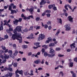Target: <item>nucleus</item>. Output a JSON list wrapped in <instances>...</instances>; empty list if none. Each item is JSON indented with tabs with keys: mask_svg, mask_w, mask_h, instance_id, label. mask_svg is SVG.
I'll return each mask as SVG.
<instances>
[{
	"mask_svg": "<svg viewBox=\"0 0 77 77\" xmlns=\"http://www.w3.org/2000/svg\"><path fill=\"white\" fill-rule=\"evenodd\" d=\"M15 34L13 35L11 37L12 39L13 40H15L17 39V40L19 41L20 43L22 42V37L21 36V34L20 33H14Z\"/></svg>",
	"mask_w": 77,
	"mask_h": 77,
	"instance_id": "nucleus-1",
	"label": "nucleus"
},
{
	"mask_svg": "<svg viewBox=\"0 0 77 77\" xmlns=\"http://www.w3.org/2000/svg\"><path fill=\"white\" fill-rule=\"evenodd\" d=\"M22 26H17L14 30L13 31L14 33H17V31L18 32H21V29H22Z\"/></svg>",
	"mask_w": 77,
	"mask_h": 77,
	"instance_id": "nucleus-2",
	"label": "nucleus"
},
{
	"mask_svg": "<svg viewBox=\"0 0 77 77\" xmlns=\"http://www.w3.org/2000/svg\"><path fill=\"white\" fill-rule=\"evenodd\" d=\"M45 35L44 34H41L40 35L38 38V41H40V40H43L45 38Z\"/></svg>",
	"mask_w": 77,
	"mask_h": 77,
	"instance_id": "nucleus-3",
	"label": "nucleus"
},
{
	"mask_svg": "<svg viewBox=\"0 0 77 77\" xmlns=\"http://www.w3.org/2000/svg\"><path fill=\"white\" fill-rule=\"evenodd\" d=\"M4 55H5L4 57L3 55H1L0 57H1V58L2 59H4H4H9V55H8L6 54H4Z\"/></svg>",
	"mask_w": 77,
	"mask_h": 77,
	"instance_id": "nucleus-4",
	"label": "nucleus"
},
{
	"mask_svg": "<svg viewBox=\"0 0 77 77\" xmlns=\"http://www.w3.org/2000/svg\"><path fill=\"white\" fill-rule=\"evenodd\" d=\"M22 21V18H20L18 20L17 19L15 20L14 21H13L14 23V24L16 25V26L17 25V23H18V22H21Z\"/></svg>",
	"mask_w": 77,
	"mask_h": 77,
	"instance_id": "nucleus-5",
	"label": "nucleus"
},
{
	"mask_svg": "<svg viewBox=\"0 0 77 77\" xmlns=\"http://www.w3.org/2000/svg\"><path fill=\"white\" fill-rule=\"evenodd\" d=\"M64 27L66 28V31H69L71 30V27L68 24L66 25Z\"/></svg>",
	"mask_w": 77,
	"mask_h": 77,
	"instance_id": "nucleus-6",
	"label": "nucleus"
},
{
	"mask_svg": "<svg viewBox=\"0 0 77 77\" xmlns=\"http://www.w3.org/2000/svg\"><path fill=\"white\" fill-rule=\"evenodd\" d=\"M68 20L70 21L71 23H73V18L71 16H69L68 17Z\"/></svg>",
	"mask_w": 77,
	"mask_h": 77,
	"instance_id": "nucleus-7",
	"label": "nucleus"
},
{
	"mask_svg": "<svg viewBox=\"0 0 77 77\" xmlns=\"http://www.w3.org/2000/svg\"><path fill=\"white\" fill-rule=\"evenodd\" d=\"M31 8H30L29 10V11L31 12V14H33V11H34V8H33V7H32V6H31Z\"/></svg>",
	"mask_w": 77,
	"mask_h": 77,
	"instance_id": "nucleus-8",
	"label": "nucleus"
},
{
	"mask_svg": "<svg viewBox=\"0 0 77 77\" xmlns=\"http://www.w3.org/2000/svg\"><path fill=\"white\" fill-rule=\"evenodd\" d=\"M46 3V1H45V0H42L41 2L40 3V5H45Z\"/></svg>",
	"mask_w": 77,
	"mask_h": 77,
	"instance_id": "nucleus-9",
	"label": "nucleus"
},
{
	"mask_svg": "<svg viewBox=\"0 0 77 77\" xmlns=\"http://www.w3.org/2000/svg\"><path fill=\"white\" fill-rule=\"evenodd\" d=\"M50 49H51L50 51V53H51L52 54H54V50L53 49V48H51Z\"/></svg>",
	"mask_w": 77,
	"mask_h": 77,
	"instance_id": "nucleus-10",
	"label": "nucleus"
},
{
	"mask_svg": "<svg viewBox=\"0 0 77 77\" xmlns=\"http://www.w3.org/2000/svg\"><path fill=\"white\" fill-rule=\"evenodd\" d=\"M34 63H36V64H38L39 62H41V60L40 59L37 60L35 61Z\"/></svg>",
	"mask_w": 77,
	"mask_h": 77,
	"instance_id": "nucleus-11",
	"label": "nucleus"
},
{
	"mask_svg": "<svg viewBox=\"0 0 77 77\" xmlns=\"http://www.w3.org/2000/svg\"><path fill=\"white\" fill-rule=\"evenodd\" d=\"M48 56L49 57H53L55 56V54H52L51 55H50V54H48Z\"/></svg>",
	"mask_w": 77,
	"mask_h": 77,
	"instance_id": "nucleus-12",
	"label": "nucleus"
},
{
	"mask_svg": "<svg viewBox=\"0 0 77 77\" xmlns=\"http://www.w3.org/2000/svg\"><path fill=\"white\" fill-rule=\"evenodd\" d=\"M57 20H58V21L61 24H62V20L61 18H57Z\"/></svg>",
	"mask_w": 77,
	"mask_h": 77,
	"instance_id": "nucleus-13",
	"label": "nucleus"
},
{
	"mask_svg": "<svg viewBox=\"0 0 77 77\" xmlns=\"http://www.w3.org/2000/svg\"><path fill=\"white\" fill-rule=\"evenodd\" d=\"M54 6H55V5H50L48 6V8L49 9H51V8H53Z\"/></svg>",
	"mask_w": 77,
	"mask_h": 77,
	"instance_id": "nucleus-14",
	"label": "nucleus"
},
{
	"mask_svg": "<svg viewBox=\"0 0 77 77\" xmlns=\"http://www.w3.org/2000/svg\"><path fill=\"white\" fill-rule=\"evenodd\" d=\"M60 30L58 29L57 32H56V33L55 34L56 36H58V34L60 33Z\"/></svg>",
	"mask_w": 77,
	"mask_h": 77,
	"instance_id": "nucleus-15",
	"label": "nucleus"
},
{
	"mask_svg": "<svg viewBox=\"0 0 77 77\" xmlns=\"http://www.w3.org/2000/svg\"><path fill=\"white\" fill-rule=\"evenodd\" d=\"M70 46L71 48H75V43H73L72 44L70 45Z\"/></svg>",
	"mask_w": 77,
	"mask_h": 77,
	"instance_id": "nucleus-16",
	"label": "nucleus"
},
{
	"mask_svg": "<svg viewBox=\"0 0 77 77\" xmlns=\"http://www.w3.org/2000/svg\"><path fill=\"white\" fill-rule=\"evenodd\" d=\"M30 74L29 73V75H33L34 74H33V71L32 70H31L30 71Z\"/></svg>",
	"mask_w": 77,
	"mask_h": 77,
	"instance_id": "nucleus-17",
	"label": "nucleus"
},
{
	"mask_svg": "<svg viewBox=\"0 0 77 77\" xmlns=\"http://www.w3.org/2000/svg\"><path fill=\"white\" fill-rule=\"evenodd\" d=\"M11 14H14V13H17V11L14 10H11Z\"/></svg>",
	"mask_w": 77,
	"mask_h": 77,
	"instance_id": "nucleus-18",
	"label": "nucleus"
},
{
	"mask_svg": "<svg viewBox=\"0 0 77 77\" xmlns=\"http://www.w3.org/2000/svg\"><path fill=\"white\" fill-rule=\"evenodd\" d=\"M14 52H15L14 54V55L15 56H17V55L18 52V51L17 50H16L14 51Z\"/></svg>",
	"mask_w": 77,
	"mask_h": 77,
	"instance_id": "nucleus-19",
	"label": "nucleus"
},
{
	"mask_svg": "<svg viewBox=\"0 0 77 77\" xmlns=\"http://www.w3.org/2000/svg\"><path fill=\"white\" fill-rule=\"evenodd\" d=\"M55 45L54 43H51L49 44V47H54Z\"/></svg>",
	"mask_w": 77,
	"mask_h": 77,
	"instance_id": "nucleus-20",
	"label": "nucleus"
},
{
	"mask_svg": "<svg viewBox=\"0 0 77 77\" xmlns=\"http://www.w3.org/2000/svg\"><path fill=\"white\" fill-rule=\"evenodd\" d=\"M7 33H9V34H10V35L11 36V35H12V33H11V32L9 30H7Z\"/></svg>",
	"mask_w": 77,
	"mask_h": 77,
	"instance_id": "nucleus-21",
	"label": "nucleus"
},
{
	"mask_svg": "<svg viewBox=\"0 0 77 77\" xmlns=\"http://www.w3.org/2000/svg\"><path fill=\"white\" fill-rule=\"evenodd\" d=\"M8 53H9V54H10V56L11 57H12L11 56L12 55V51L11 50H9L8 51Z\"/></svg>",
	"mask_w": 77,
	"mask_h": 77,
	"instance_id": "nucleus-22",
	"label": "nucleus"
},
{
	"mask_svg": "<svg viewBox=\"0 0 77 77\" xmlns=\"http://www.w3.org/2000/svg\"><path fill=\"white\" fill-rule=\"evenodd\" d=\"M30 39H34V37H33V35L32 33H31L29 36Z\"/></svg>",
	"mask_w": 77,
	"mask_h": 77,
	"instance_id": "nucleus-23",
	"label": "nucleus"
},
{
	"mask_svg": "<svg viewBox=\"0 0 77 77\" xmlns=\"http://www.w3.org/2000/svg\"><path fill=\"white\" fill-rule=\"evenodd\" d=\"M42 47H44L45 49H47L48 48V46L45 45L42 46Z\"/></svg>",
	"mask_w": 77,
	"mask_h": 77,
	"instance_id": "nucleus-24",
	"label": "nucleus"
},
{
	"mask_svg": "<svg viewBox=\"0 0 77 77\" xmlns=\"http://www.w3.org/2000/svg\"><path fill=\"white\" fill-rule=\"evenodd\" d=\"M29 31V29H27V28H25L23 30V31L24 32H27Z\"/></svg>",
	"mask_w": 77,
	"mask_h": 77,
	"instance_id": "nucleus-25",
	"label": "nucleus"
},
{
	"mask_svg": "<svg viewBox=\"0 0 77 77\" xmlns=\"http://www.w3.org/2000/svg\"><path fill=\"white\" fill-rule=\"evenodd\" d=\"M73 64H74V63H73V62H70L69 63V65L70 67H72V66H73Z\"/></svg>",
	"mask_w": 77,
	"mask_h": 77,
	"instance_id": "nucleus-26",
	"label": "nucleus"
},
{
	"mask_svg": "<svg viewBox=\"0 0 77 77\" xmlns=\"http://www.w3.org/2000/svg\"><path fill=\"white\" fill-rule=\"evenodd\" d=\"M33 29V26H31L29 29L28 30L29 31H30V30H32Z\"/></svg>",
	"mask_w": 77,
	"mask_h": 77,
	"instance_id": "nucleus-27",
	"label": "nucleus"
},
{
	"mask_svg": "<svg viewBox=\"0 0 77 77\" xmlns=\"http://www.w3.org/2000/svg\"><path fill=\"white\" fill-rule=\"evenodd\" d=\"M47 24L48 25H51V21H49L47 22Z\"/></svg>",
	"mask_w": 77,
	"mask_h": 77,
	"instance_id": "nucleus-28",
	"label": "nucleus"
},
{
	"mask_svg": "<svg viewBox=\"0 0 77 77\" xmlns=\"http://www.w3.org/2000/svg\"><path fill=\"white\" fill-rule=\"evenodd\" d=\"M22 47L23 48H27V46L26 45H23Z\"/></svg>",
	"mask_w": 77,
	"mask_h": 77,
	"instance_id": "nucleus-29",
	"label": "nucleus"
},
{
	"mask_svg": "<svg viewBox=\"0 0 77 77\" xmlns=\"http://www.w3.org/2000/svg\"><path fill=\"white\" fill-rule=\"evenodd\" d=\"M24 74L25 75H29V73H27V72L24 71Z\"/></svg>",
	"mask_w": 77,
	"mask_h": 77,
	"instance_id": "nucleus-30",
	"label": "nucleus"
},
{
	"mask_svg": "<svg viewBox=\"0 0 77 77\" xmlns=\"http://www.w3.org/2000/svg\"><path fill=\"white\" fill-rule=\"evenodd\" d=\"M35 45H36V46H38V45H39V44H40V43L39 42H37L36 43H34V44Z\"/></svg>",
	"mask_w": 77,
	"mask_h": 77,
	"instance_id": "nucleus-31",
	"label": "nucleus"
},
{
	"mask_svg": "<svg viewBox=\"0 0 77 77\" xmlns=\"http://www.w3.org/2000/svg\"><path fill=\"white\" fill-rule=\"evenodd\" d=\"M19 73L20 74H21L22 75L23 74V71L22 70L19 71Z\"/></svg>",
	"mask_w": 77,
	"mask_h": 77,
	"instance_id": "nucleus-32",
	"label": "nucleus"
},
{
	"mask_svg": "<svg viewBox=\"0 0 77 77\" xmlns=\"http://www.w3.org/2000/svg\"><path fill=\"white\" fill-rule=\"evenodd\" d=\"M8 75H9V77H12V73L11 72L9 73Z\"/></svg>",
	"mask_w": 77,
	"mask_h": 77,
	"instance_id": "nucleus-33",
	"label": "nucleus"
},
{
	"mask_svg": "<svg viewBox=\"0 0 77 77\" xmlns=\"http://www.w3.org/2000/svg\"><path fill=\"white\" fill-rule=\"evenodd\" d=\"M13 47L14 49H16L17 47H16V45L15 44H14L13 45Z\"/></svg>",
	"mask_w": 77,
	"mask_h": 77,
	"instance_id": "nucleus-34",
	"label": "nucleus"
},
{
	"mask_svg": "<svg viewBox=\"0 0 77 77\" xmlns=\"http://www.w3.org/2000/svg\"><path fill=\"white\" fill-rule=\"evenodd\" d=\"M3 61L2 62V63H5L6 62V59L5 58H4V59H3Z\"/></svg>",
	"mask_w": 77,
	"mask_h": 77,
	"instance_id": "nucleus-35",
	"label": "nucleus"
},
{
	"mask_svg": "<svg viewBox=\"0 0 77 77\" xmlns=\"http://www.w3.org/2000/svg\"><path fill=\"white\" fill-rule=\"evenodd\" d=\"M1 27H3V22L1 21Z\"/></svg>",
	"mask_w": 77,
	"mask_h": 77,
	"instance_id": "nucleus-36",
	"label": "nucleus"
},
{
	"mask_svg": "<svg viewBox=\"0 0 77 77\" xmlns=\"http://www.w3.org/2000/svg\"><path fill=\"white\" fill-rule=\"evenodd\" d=\"M48 55V54H47V53L46 52H45L44 53V56H45V57H46V56H47Z\"/></svg>",
	"mask_w": 77,
	"mask_h": 77,
	"instance_id": "nucleus-37",
	"label": "nucleus"
},
{
	"mask_svg": "<svg viewBox=\"0 0 77 77\" xmlns=\"http://www.w3.org/2000/svg\"><path fill=\"white\" fill-rule=\"evenodd\" d=\"M2 48L3 50H6V47L4 46H2Z\"/></svg>",
	"mask_w": 77,
	"mask_h": 77,
	"instance_id": "nucleus-38",
	"label": "nucleus"
},
{
	"mask_svg": "<svg viewBox=\"0 0 77 77\" xmlns=\"http://www.w3.org/2000/svg\"><path fill=\"white\" fill-rule=\"evenodd\" d=\"M76 8H77V7L76 6H75L74 7L73 9L72 10V12H74V10L75 9H76Z\"/></svg>",
	"mask_w": 77,
	"mask_h": 77,
	"instance_id": "nucleus-39",
	"label": "nucleus"
},
{
	"mask_svg": "<svg viewBox=\"0 0 77 77\" xmlns=\"http://www.w3.org/2000/svg\"><path fill=\"white\" fill-rule=\"evenodd\" d=\"M44 26L45 27V29H47L48 28V25L47 24H45L44 25Z\"/></svg>",
	"mask_w": 77,
	"mask_h": 77,
	"instance_id": "nucleus-40",
	"label": "nucleus"
},
{
	"mask_svg": "<svg viewBox=\"0 0 77 77\" xmlns=\"http://www.w3.org/2000/svg\"><path fill=\"white\" fill-rule=\"evenodd\" d=\"M46 12L47 13H51V11L49 10H47L46 11Z\"/></svg>",
	"mask_w": 77,
	"mask_h": 77,
	"instance_id": "nucleus-41",
	"label": "nucleus"
},
{
	"mask_svg": "<svg viewBox=\"0 0 77 77\" xmlns=\"http://www.w3.org/2000/svg\"><path fill=\"white\" fill-rule=\"evenodd\" d=\"M4 37H5V39H8V38H9L8 35H5Z\"/></svg>",
	"mask_w": 77,
	"mask_h": 77,
	"instance_id": "nucleus-42",
	"label": "nucleus"
},
{
	"mask_svg": "<svg viewBox=\"0 0 77 77\" xmlns=\"http://www.w3.org/2000/svg\"><path fill=\"white\" fill-rule=\"evenodd\" d=\"M58 56L60 57H63V56H64V55H61V54H59L58 55Z\"/></svg>",
	"mask_w": 77,
	"mask_h": 77,
	"instance_id": "nucleus-43",
	"label": "nucleus"
},
{
	"mask_svg": "<svg viewBox=\"0 0 77 77\" xmlns=\"http://www.w3.org/2000/svg\"><path fill=\"white\" fill-rule=\"evenodd\" d=\"M48 40L49 41V42H50V41H52V39L51 38H48Z\"/></svg>",
	"mask_w": 77,
	"mask_h": 77,
	"instance_id": "nucleus-44",
	"label": "nucleus"
},
{
	"mask_svg": "<svg viewBox=\"0 0 77 77\" xmlns=\"http://www.w3.org/2000/svg\"><path fill=\"white\" fill-rule=\"evenodd\" d=\"M56 51H59L60 50V48H56Z\"/></svg>",
	"mask_w": 77,
	"mask_h": 77,
	"instance_id": "nucleus-45",
	"label": "nucleus"
},
{
	"mask_svg": "<svg viewBox=\"0 0 77 77\" xmlns=\"http://www.w3.org/2000/svg\"><path fill=\"white\" fill-rule=\"evenodd\" d=\"M14 67H16L17 66V63H15L14 64Z\"/></svg>",
	"mask_w": 77,
	"mask_h": 77,
	"instance_id": "nucleus-46",
	"label": "nucleus"
},
{
	"mask_svg": "<svg viewBox=\"0 0 77 77\" xmlns=\"http://www.w3.org/2000/svg\"><path fill=\"white\" fill-rule=\"evenodd\" d=\"M39 20H40V18H39V17H37L35 18V20L37 21H39Z\"/></svg>",
	"mask_w": 77,
	"mask_h": 77,
	"instance_id": "nucleus-47",
	"label": "nucleus"
},
{
	"mask_svg": "<svg viewBox=\"0 0 77 77\" xmlns=\"http://www.w3.org/2000/svg\"><path fill=\"white\" fill-rule=\"evenodd\" d=\"M74 61L76 62H77V57H76L74 59Z\"/></svg>",
	"mask_w": 77,
	"mask_h": 77,
	"instance_id": "nucleus-48",
	"label": "nucleus"
},
{
	"mask_svg": "<svg viewBox=\"0 0 77 77\" xmlns=\"http://www.w3.org/2000/svg\"><path fill=\"white\" fill-rule=\"evenodd\" d=\"M8 69L10 71H12V68L9 67Z\"/></svg>",
	"mask_w": 77,
	"mask_h": 77,
	"instance_id": "nucleus-49",
	"label": "nucleus"
},
{
	"mask_svg": "<svg viewBox=\"0 0 77 77\" xmlns=\"http://www.w3.org/2000/svg\"><path fill=\"white\" fill-rule=\"evenodd\" d=\"M11 9H12V7H11V6H9V7L8 10H9V11H11V10H12Z\"/></svg>",
	"mask_w": 77,
	"mask_h": 77,
	"instance_id": "nucleus-50",
	"label": "nucleus"
},
{
	"mask_svg": "<svg viewBox=\"0 0 77 77\" xmlns=\"http://www.w3.org/2000/svg\"><path fill=\"white\" fill-rule=\"evenodd\" d=\"M2 60L0 59V65H1L3 63V61L2 62Z\"/></svg>",
	"mask_w": 77,
	"mask_h": 77,
	"instance_id": "nucleus-51",
	"label": "nucleus"
},
{
	"mask_svg": "<svg viewBox=\"0 0 77 77\" xmlns=\"http://www.w3.org/2000/svg\"><path fill=\"white\" fill-rule=\"evenodd\" d=\"M9 30L10 32H11L12 31H13V29L11 28H9Z\"/></svg>",
	"mask_w": 77,
	"mask_h": 77,
	"instance_id": "nucleus-52",
	"label": "nucleus"
},
{
	"mask_svg": "<svg viewBox=\"0 0 77 77\" xmlns=\"http://www.w3.org/2000/svg\"><path fill=\"white\" fill-rule=\"evenodd\" d=\"M14 3H12L10 5V6L11 7H13L14 6Z\"/></svg>",
	"mask_w": 77,
	"mask_h": 77,
	"instance_id": "nucleus-53",
	"label": "nucleus"
},
{
	"mask_svg": "<svg viewBox=\"0 0 77 77\" xmlns=\"http://www.w3.org/2000/svg\"><path fill=\"white\" fill-rule=\"evenodd\" d=\"M53 9L54 11H56L57 10V8L56 7H54L53 8Z\"/></svg>",
	"mask_w": 77,
	"mask_h": 77,
	"instance_id": "nucleus-54",
	"label": "nucleus"
},
{
	"mask_svg": "<svg viewBox=\"0 0 77 77\" xmlns=\"http://www.w3.org/2000/svg\"><path fill=\"white\" fill-rule=\"evenodd\" d=\"M7 26H8L10 28H11V27H12V25H9V24H7Z\"/></svg>",
	"mask_w": 77,
	"mask_h": 77,
	"instance_id": "nucleus-55",
	"label": "nucleus"
},
{
	"mask_svg": "<svg viewBox=\"0 0 77 77\" xmlns=\"http://www.w3.org/2000/svg\"><path fill=\"white\" fill-rule=\"evenodd\" d=\"M64 15H65V16H66V17H67V16H68V13H64Z\"/></svg>",
	"mask_w": 77,
	"mask_h": 77,
	"instance_id": "nucleus-56",
	"label": "nucleus"
},
{
	"mask_svg": "<svg viewBox=\"0 0 77 77\" xmlns=\"http://www.w3.org/2000/svg\"><path fill=\"white\" fill-rule=\"evenodd\" d=\"M68 7L70 9H71V10H72V8H71V6L69 5H68Z\"/></svg>",
	"mask_w": 77,
	"mask_h": 77,
	"instance_id": "nucleus-57",
	"label": "nucleus"
},
{
	"mask_svg": "<svg viewBox=\"0 0 77 77\" xmlns=\"http://www.w3.org/2000/svg\"><path fill=\"white\" fill-rule=\"evenodd\" d=\"M72 77H76V75L75 73L73 74V75H72Z\"/></svg>",
	"mask_w": 77,
	"mask_h": 77,
	"instance_id": "nucleus-58",
	"label": "nucleus"
},
{
	"mask_svg": "<svg viewBox=\"0 0 77 77\" xmlns=\"http://www.w3.org/2000/svg\"><path fill=\"white\" fill-rule=\"evenodd\" d=\"M42 54H43V53L45 51V49L44 48H43L42 49Z\"/></svg>",
	"mask_w": 77,
	"mask_h": 77,
	"instance_id": "nucleus-59",
	"label": "nucleus"
},
{
	"mask_svg": "<svg viewBox=\"0 0 77 77\" xmlns=\"http://www.w3.org/2000/svg\"><path fill=\"white\" fill-rule=\"evenodd\" d=\"M36 27V30H37V29H40V26H37Z\"/></svg>",
	"mask_w": 77,
	"mask_h": 77,
	"instance_id": "nucleus-60",
	"label": "nucleus"
},
{
	"mask_svg": "<svg viewBox=\"0 0 77 77\" xmlns=\"http://www.w3.org/2000/svg\"><path fill=\"white\" fill-rule=\"evenodd\" d=\"M19 73V71H18V69H17V70L15 71V73L17 74V73Z\"/></svg>",
	"mask_w": 77,
	"mask_h": 77,
	"instance_id": "nucleus-61",
	"label": "nucleus"
},
{
	"mask_svg": "<svg viewBox=\"0 0 77 77\" xmlns=\"http://www.w3.org/2000/svg\"><path fill=\"white\" fill-rule=\"evenodd\" d=\"M13 63H13H13L11 64H9L8 65L9 67H11V66H12V65H13Z\"/></svg>",
	"mask_w": 77,
	"mask_h": 77,
	"instance_id": "nucleus-62",
	"label": "nucleus"
},
{
	"mask_svg": "<svg viewBox=\"0 0 77 77\" xmlns=\"http://www.w3.org/2000/svg\"><path fill=\"white\" fill-rule=\"evenodd\" d=\"M23 61H26V58H23L22 59Z\"/></svg>",
	"mask_w": 77,
	"mask_h": 77,
	"instance_id": "nucleus-63",
	"label": "nucleus"
},
{
	"mask_svg": "<svg viewBox=\"0 0 77 77\" xmlns=\"http://www.w3.org/2000/svg\"><path fill=\"white\" fill-rule=\"evenodd\" d=\"M50 14H47V16L48 17H50Z\"/></svg>",
	"mask_w": 77,
	"mask_h": 77,
	"instance_id": "nucleus-64",
	"label": "nucleus"
}]
</instances>
